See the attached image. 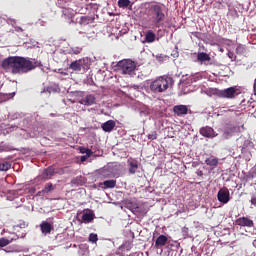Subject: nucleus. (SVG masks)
Segmentation results:
<instances>
[{
    "label": "nucleus",
    "mask_w": 256,
    "mask_h": 256,
    "mask_svg": "<svg viewBox=\"0 0 256 256\" xmlns=\"http://www.w3.org/2000/svg\"><path fill=\"white\" fill-rule=\"evenodd\" d=\"M41 66H43L42 61L23 56H9V58L2 61V68L4 70H11L14 74L29 73Z\"/></svg>",
    "instance_id": "1"
},
{
    "label": "nucleus",
    "mask_w": 256,
    "mask_h": 256,
    "mask_svg": "<svg viewBox=\"0 0 256 256\" xmlns=\"http://www.w3.org/2000/svg\"><path fill=\"white\" fill-rule=\"evenodd\" d=\"M148 13L152 19V25L154 28H161L164 26L167 18V8L162 2H151Z\"/></svg>",
    "instance_id": "2"
},
{
    "label": "nucleus",
    "mask_w": 256,
    "mask_h": 256,
    "mask_svg": "<svg viewBox=\"0 0 256 256\" xmlns=\"http://www.w3.org/2000/svg\"><path fill=\"white\" fill-rule=\"evenodd\" d=\"M172 81L170 76H160L157 80L152 81L150 90L154 93H162L169 88V83H172Z\"/></svg>",
    "instance_id": "3"
},
{
    "label": "nucleus",
    "mask_w": 256,
    "mask_h": 256,
    "mask_svg": "<svg viewBox=\"0 0 256 256\" xmlns=\"http://www.w3.org/2000/svg\"><path fill=\"white\" fill-rule=\"evenodd\" d=\"M117 66L122 70L124 75H135L137 63L132 59H122L121 61H118Z\"/></svg>",
    "instance_id": "4"
},
{
    "label": "nucleus",
    "mask_w": 256,
    "mask_h": 256,
    "mask_svg": "<svg viewBox=\"0 0 256 256\" xmlns=\"http://www.w3.org/2000/svg\"><path fill=\"white\" fill-rule=\"evenodd\" d=\"M236 86H230L229 88H226L225 90H218L216 95L220 98H227L228 100H233V98L237 97L239 93H237Z\"/></svg>",
    "instance_id": "5"
},
{
    "label": "nucleus",
    "mask_w": 256,
    "mask_h": 256,
    "mask_svg": "<svg viewBox=\"0 0 256 256\" xmlns=\"http://www.w3.org/2000/svg\"><path fill=\"white\" fill-rule=\"evenodd\" d=\"M86 63H88V58L76 59L75 61H72L69 68L73 71H81L82 68H85Z\"/></svg>",
    "instance_id": "6"
},
{
    "label": "nucleus",
    "mask_w": 256,
    "mask_h": 256,
    "mask_svg": "<svg viewBox=\"0 0 256 256\" xmlns=\"http://www.w3.org/2000/svg\"><path fill=\"white\" fill-rule=\"evenodd\" d=\"M54 175H55V168L48 167V168H44L42 174L39 175L38 179L42 180L43 182H46V180L52 179Z\"/></svg>",
    "instance_id": "7"
},
{
    "label": "nucleus",
    "mask_w": 256,
    "mask_h": 256,
    "mask_svg": "<svg viewBox=\"0 0 256 256\" xmlns=\"http://www.w3.org/2000/svg\"><path fill=\"white\" fill-rule=\"evenodd\" d=\"M200 134L206 138L216 137V132L212 126H202V128H200Z\"/></svg>",
    "instance_id": "8"
},
{
    "label": "nucleus",
    "mask_w": 256,
    "mask_h": 256,
    "mask_svg": "<svg viewBox=\"0 0 256 256\" xmlns=\"http://www.w3.org/2000/svg\"><path fill=\"white\" fill-rule=\"evenodd\" d=\"M218 201L222 204H228L230 201L229 189H220L218 192Z\"/></svg>",
    "instance_id": "9"
},
{
    "label": "nucleus",
    "mask_w": 256,
    "mask_h": 256,
    "mask_svg": "<svg viewBox=\"0 0 256 256\" xmlns=\"http://www.w3.org/2000/svg\"><path fill=\"white\" fill-rule=\"evenodd\" d=\"M236 226L241 227H253L255 224L252 219H249V217H239L235 220Z\"/></svg>",
    "instance_id": "10"
},
{
    "label": "nucleus",
    "mask_w": 256,
    "mask_h": 256,
    "mask_svg": "<svg viewBox=\"0 0 256 256\" xmlns=\"http://www.w3.org/2000/svg\"><path fill=\"white\" fill-rule=\"evenodd\" d=\"M173 112L178 117H183L184 115H187L189 108L187 105H175L173 106Z\"/></svg>",
    "instance_id": "11"
},
{
    "label": "nucleus",
    "mask_w": 256,
    "mask_h": 256,
    "mask_svg": "<svg viewBox=\"0 0 256 256\" xmlns=\"http://www.w3.org/2000/svg\"><path fill=\"white\" fill-rule=\"evenodd\" d=\"M127 163L129 165V174H136L139 169V162L135 158H128Z\"/></svg>",
    "instance_id": "12"
},
{
    "label": "nucleus",
    "mask_w": 256,
    "mask_h": 256,
    "mask_svg": "<svg viewBox=\"0 0 256 256\" xmlns=\"http://www.w3.org/2000/svg\"><path fill=\"white\" fill-rule=\"evenodd\" d=\"M123 204L124 207L132 212H140L139 205L136 202H132V200H124Z\"/></svg>",
    "instance_id": "13"
},
{
    "label": "nucleus",
    "mask_w": 256,
    "mask_h": 256,
    "mask_svg": "<svg viewBox=\"0 0 256 256\" xmlns=\"http://www.w3.org/2000/svg\"><path fill=\"white\" fill-rule=\"evenodd\" d=\"M96 101V96L95 95H87L82 100L79 101L81 105H86V106H91L94 105Z\"/></svg>",
    "instance_id": "14"
},
{
    "label": "nucleus",
    "mask_w": 256,
    "mask_h": 256,
    "mask_svg": "<svg viewBox=\"0 0 256 256\" xmlns=\"http://www.w3.org/2000/svg\"><path fill=\"white\" fill-rule=\"evenodd\" d=\"M168 242V237L164 236V234H161V236H158L156 241H155V248L160 249V247L166 246Z\"/></svg>",
    "instance_id": "15"
},
{
    "label": "nucleus",
    "mask_w": 256,
    "mask_h": 256,
    "mask_svg": "<svg viewBox=\"0 0 256 256\" xmlns=\"http://www.w3.org/2000/svg\"><path fill=\"white\" fill-rule=\"evenodd\" d=\"M40 229L43 234H51V231L54 229V227L51 226L50 222L43 220V222L40 224Z\"/></svg>",
    "instance_id": "16"
},
{
    "label": "nucleus",
    "mask_w": 256,
    "mask_h": 256,
    "mask_svg": "<svg viewBox=\"0 0 256 256\" xmlns=\"http://www.w3.org/2000/svg\"><path fill=\"white\" fill-rule=\"evenodd\" d=\"M101 127L104 132H112L116 127V122H114V120H108L107 122L102 123Z\"/></svg>",
    "instance_id": "17"
},
{
    "label": "nucleus",
    "mask_w": 256,
    "mask_h": 256,
    "mask_svg": "<svg viewBox=\"0 0 256 256\" xmlns=\"http://www.w3.org/2000/svg\"><path fill=\"white\" fill-rule=\"evenodd\" d=\"M205 163L207 165H209L210 167H218L219 158H216L212 155L211 157H208V158L205 159Z\"/></svg>",
    "instance_id": "18"
},
{
    "label": "nucleus",
    "mask_w": 256,
    "mask_h": 256,
    "mask_svg": "<svg viewBox=\"0 0 256 256\" xmlns=\"http://www.w3.org/2000/svg\"><path fill=\"white\" fill-rule=\"evenodd\" d=\"M155 39H156V34L154 33V31L149 30L146 32L145 34L146 43H154Z\"/></svg>",
    "instance_id": "19"
},
{
    "label": "nucleus",
    "mask_w": 256,
    "mask_h": 256,
    "mask_svg": "<svg viewBox=\"0 0 256 256\" xmlns=\"http://www.w3.org/2000/svg\"><path fill=\"white\" fill-rule=\"evenodd\" d=\"M197 60L200 61V63H204L205 61H210L211 58H210V54H207V53H198L197 54Z\"/></svg>",
    "instance_id": "20"
},
{
    "label": "nucleus",
    "mask_w": 256,
    "mask_h": 256,
    "mask_svg": "<svg viewBox=\"0 0 256 256\" xmlns=\"http://www.w3.org/2000/svg\"><path fill=\"white\" fill-rule=\"evenodd\" d=\"M94 19L91 18L90 16H81L79 23L82 26H87V24L93 23Z\"/></svg>",
    "instance_id": "21"
},
{
    "label": "nucleus",
    "mask_w": 256,
    "mask_h": 256,
    "mask_svg": "<svg viewBox=\"0 0 256 256\" xmlns=\"http://www.w3.org/2000/svg\"><path fill=\"white\" fill-rule=\"evenodd\" d=\"M103 184H104V187H105L106 189H114V187H116V185H117V180H114V179L105 180V181L103 182Z\"/></svg>",
    "instance_id": "22"
},
{
    "label": "nucleus",
    "mask_w": 256,
    "mask_h": 256,
    "mask_svg": "<svg viewBox=\"0 0 256 256\" xmlns=\"http://www.w3.org/2000/svg\"><path fill=\"white\" fill-rule=\"evenodd\" d=\"M93 219H95V215L93 214V212H85L82 215V221L84 222H92Z\"/></svg>",
    "instance_id": "23"
},
{
    "label": "nucleus",
    "mask_w": 256,
    "mask_h": 256,
    "mask_svg": "<svg viewBox=\"0 0 256 256\" xmlns=\"http://www.w3.org/2000/svg\"><path fill=\"white\" fill-rule=\"evenodd\" d=\"M14 97L15 93H0V103H3V101H8Z\"/></svg>",
    "instance_id": "24"
},
{
    "label": "nucleus",
    "mask_w": 256,
    "mask_h": 256,
    "mask_svg": "<svg viewBox=\"0 0 256 256\" xmlns=\"http://www.w3.org/2000/svg\"><path fill=\"white\" fill-rule=\"evenodd\" d=\"M71 183L74 185H83L85 184V178L82 177V175H78V177L73 178V180H71Z\"/></svg>",
    "instance_id": "25"
},
{
    "label": "nucleus",
    "mask_w": 256,
    "mask_h": 256,
    "mask_svg": "<svg viewBox=\"0 0 256 256\" xmlns=\"http://www.w3.org/2000/svg\"><path fill=\"white\" fill-rule=\"evenodd\" d=\"M52 190H55V185L48 183L44 186V189H42V193L49 194V192H52Z\"/></svg>",
    "instance_id": "26"
},
{
    "label": "nucleus",
    "mask_w": 256,
    "mask_h": 256,
    "mask_svg": "<svg viewBox=\"0 0 256 256\" xmlns=\"http://www.w3.org/2000/svg\"><path fill=\"white\" fill-rule=\"evenodd\" d=\"M83 48H80L79 46L73 47L69 49L70 55H80L82 53Z\"/></svg>",
    "instance_id": "27"
},
{
    "label": "nucleus",
    "mask_w": 256,
    "mask_h": 256,
    "mask_svg": "<svg viewBox=\"0 0 256 256\" xmlns=\"http://www.w3.org/2000/svg\"><path fill=\"white\" fill-rule=\"evenodd\" d=\"M12 241H13V239H7L5 237H1L0 238V247L8 246V244H11Z\"/></svg>",
    "instance_id": "28"
},
{
    "label": "nucleus",
    "mask_w": 256,
    "mask_h": 256,
    "mask_svg": "<svg viewBox=\"0 0 256 256\" xmlns=\"http://www.w3.org/2000/svg\"><path fill=\"white\" fill-rule=\"evenodd\" d=\"M129 4H131L130 0H119L118 1L119 8H128Z\"/></svg>",
    "instance_id": "29"
},
{
    "label": "nucleus",
    "mask_w": 256,
    "mask_h": 256,
    "mask_svg": "<svg viewBox=\"0 0 256 256\" xmlns=\"http://www.w3.org/2000/svg\"><path fill=\"white\" fill-rule=\"evenodd\" d=\"M9 169H11V163H9V162L0 163V170L1 171H7Z\"/></svg>",
    "instance_id": "30"
},
{
    "label": "nucleus",
    "mask_w": 256,
    "mask_h": 256,
    "mask_svg": "<svg viewBox=\"0 0 256 256\" xmlns=\"http://www.w3.org/2000/svg\"><path fill=\"white\" fill-rule=\"evenodd\" d=\"M80 152L81 153H86L87 157H91V155L93 154L91 148H85V147H81Z\"/></svg>",
    "instance_id": "31"
},
{
    "label": "nucleus",
    "mask_w": 256,
    "mask_h": 256,
    "mask_svg": "<svg viewBox=\"0 0 256 256\" xmlns=\"http://www.w3.org/2000/svg\"><path fill=\"white\" fill-rule=\"evenodd\" d=\"M241 132L240 126H231L228 128L227 133Z\"/></svg>",
    "instance_id": "32"
},
{
    "label": "nucleus",
    "mask_w": 256,
    "mask_h": 256,
    "mask_svg": "<svg viewBox=\"0 0 256 256\" xmlns=\"http://www.w3.org/2000/svg\"><path fill=\"white\" fill-rule=\"evenodd\" d=\"M89 241H90V242H97V241H98V236H97V234L91 233V234L89 235Z\"/></svg>",
    "instance_id": "33"
},
{
    "label": "nucleus",
    "mask_w": 256,
    "mask_h": 256,
    "mask_svg": "<svg viewBox=\"0 0 256 256\" xmlns=\"http://www.w3.org/2000/svg\"><path fill=\"white\" fill-rule=\"evenodd\" d=\"M148 138H150V140H156L157 138V132H152L148 135Z\"/></svg>",
    "instance_id": "34"
},
{
    "label": "nucleus",
    "mask_w": 256,
    "mask_h": 256,
    "mask_svg": "<svg viewBox=\"0 0 256 256\" xmlns=\"http://www.w3.org/2000/svg\"><path fill=\"white\" fill-rule=\"evenodd\" d=\"M89 157H88V153L86 155H82L81 157V162H86V160H88Z\"/></svg>",
    "instance_id": "35"
},
{
    "label": "nucleus",
    "mask_w": 256,
    "mask_h": 256,
    "mask_svg": "<svg viewBox=\"0 0 256 256\" xmlns=\"http://www.w3.org/2000/svg\"><path fill=\"white\" fill-rule=\"evenodd\" d=\"M19 226L21 227V229H25L27 227V224L26 222H21Z\"/></svg>",
    "instance_id": "36"
},
{
    "label": "nucleus",
    "mask_w": 256,
    "mask_h": 256,
    "mask_svg": "<svg viewBox=\"0 0 256 256\" xmlns=\"http://www.w3.org/2000/svg\"><path fill=\"white\" fill-rule=\"evenodd\" d=\"M251 205L256 206V197L251 198Z\"/></svg>",
    "instance_id": "37"
},
{
    "label": "nucleus",
    "mask_w": 256,
    "mask_h": 256,
    "mask_svg": "<svg viewBox=\"0 0 256 256\" xmlns=\"http://www.w3.org/2000/svg\"><path fill=\"white\" fill-rule=\"evenodd\" d=\"M51 116L54 117V113H51Z\"/></svg>",
    "instance_id": "38"
}]
</instances>
